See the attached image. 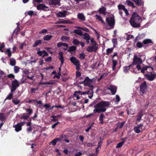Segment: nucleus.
I'll return each instance as SVG.
<instances>
[{
    "instance_id": "7ed1b4c3",
    "label": "nucleus",
    "mask_w": 156,
    "mask_h": 156,
    "mask_svg": "<svg viewBox=\"0 0 156 156\" xmlns=\"http://www.w3.org/2000/svg\"><path fill=\"white\" fill-rule=\"evenodd\" d=\"M141 22V18L138 13L136 12H133L129 21L131 25L134 27H140Z\"/></svg>"
},
{
    "instance_id": "9b49d317",
    "label": "nucleus",
    "mask_w": 156,
    "mask_h": 156,
    "mask_svg": "<svg viewBox=\"0 0 156 156\" xmlns=\"http://www.w3.org/2000/svg\"><path fill=\"white\" fill-rule=\"evenodd\" d=\"M146 83L145 82L144 83H142L140 86V94L143 95L145 91L147 90Z\"/></svg>"
},
{
    "instance_id": "0e129e2a",
    "label": "nucleus",
    "mask_w": 156,
    "mask_h": 156,
    "mask_svg": "<svg viewBox=\"0 0 156 156\" xmlns=\"http://www.w3.org/2000/svg\"><path fill=\"white\" fill-rule=\"evenodd\" d=\"M38 89V87L35 88H32L31 89V92H34L36 90H37Z\"/></svg>"
},
{
    "instance_id": "a878e982",
    "label": "nucleus",
    "mask_w": 156,
    "mask_h": 156,
    "mask_svg": "<svg viewBox=\"0 0 156 156\" xmlns=\"http://www.w3.org/2000/svg\"><path fill=\"white\" fill-rule=\"evenodd\" d=\"M27 14L30 16H31L32 15H36V14L34 13V12L32 10H30L29 11L26 12L25 13V14Z\"/></svg>"
},
{
    "instance_id": "338daca9",
    "label": "nucleus",
    "mask_w": 156,
    "mask_h": 156,
    "mask_svg": "<svg viewBox=\"0 0 156 156\" xmlns=\"http://www.w3.org/2000/svg\"><path fill=\"white\" fill-rule=\"evenodd\" d=\"M59 122H57L55 123L53 125L51 126V128L52 129L54 128L58 124H59Z\"/></svg>"
},
{
    "instance_id": "4d7b16f0",
    "label": "nucleus",
    "mask_w": 156,
    "mask_h": 156,
    "mask_svg": "<svg viewBox=\"0 0 156 156\" xmlns=\"http://www.w3.org/2000/svg\"><path fill=\"white\" fill-rule=\"evenodd\" d=\"M85 55L83 53H81L79 55V58L80 59H83L85 58Z\"/></svg>"
},
{
    "instance_id": "aec40b11",
    "label": "nucleus",
    "mask_w": 156,
    "mask_h": 156,
    "mask_svg": "<svg viewBox=\"0 0 156 156\" xmlns=\"http://www.w3.org/2000/svg\"><path fill=\"white\" fill-rule=\"evenodd\" d=\"M93 88H91L89 90H87V91H88L89 92L87 93V94L88 95V97L90 99L93 96Z\"/></svg>"
},
{
    "instance_id": "393cba45",
    "label": "nucleus",
    "mask_w": 156,
    "mask_h": 156,
    "mask_svg": "<svg viewBox=\"0 0 156 156\" xmlns=\"http://www.w3.org/2000/svg\"><path fill=\"white\" fill-rule=\"evenodd\" d=\"M52 37V36L51 35H47L43 37V39L44 41H49L50 40Z\"/></svg>"
},
{
    "instance_id": "864d4df0",
    "label": "nucleus",
    "mask_w": 156,
    "mask_h": 156,
    "mask_svg": "<svg viewBox=\"0 0 156 156\" xmlns=\"http://www.w3.org/2000/svg\"><path fill=\"white\" fill-rule=\"evenodd\" d=\"M48 85L53 84L56 83V82L55 80H50L47 82Z\"/></svg>"
},
{
    "instance_id": "cd10ccee",
    "label": "nucleus",
    "mask_w": 156,
    "mask_h": 156,
    "mask_svg": "<svg viewBox=\"0 0 156 156\" xmlns=\"http://www.w3.org/2000/svg\"><path fill=\"white\" fill-rule=\"evenodd\" d=\"M73 33L77 34L80 36H82L83 35L82 32L79 30H75L73 31Z\"/></svg>"
},
{
    "instance_id": "f3484780",
    "label": "nucleus",
    "mask_w": 156,
    "mask_h": 156,
    "mask_svg": "<svg viewBox=\"0 0 156 156\" xmlns=\"http://www.w3.org/2000/svg\"><path fill=\"white\" fill-rule=\"evenodd\" d=\"M12 87L17 88L19 87V83L18 81L16 80H12Z\"/></svg>"
},
{
    "instance_id": "ea45409f",
    "label": "nucleus",
    "mask_w": 156,
    "mask_h": 156,
    "mask_svg": "<svg viewBox=\"0 0 156 156\" xmlns=\"http://www.w3.org/2000/svg\"><path fill=\"white\" fill-rule=\"evenodd\" d=\"M112 41L113 44V47H115L117 44V39L116 38L113 39Z\"/></svg>"
},
{
    "instance_id": "7c9ffc66",
    "label": "nucleus",
    "mask_w": 156,
    "mask_h": 156,
    "mask_svg": "<svg viewBox=\"0 0 156 156\" xmlns=\"http://www.w3.org/2000/svg\"><path fill=\"white\" fill-rule=\"evenodd\" d=\"M126 3L128 6H132L133 7H135V6L134 5V4L132 2L129 0L126 1Z\"/></svg>"
},
{
    "instance_id": "37998d69",
    "label": "nucleus",
    "mask_w": 156,
    "mask_h": 156,
    "mask_svg": "<svg viewBox=\"0 0 156 156\" xmlns=\"http://www.w3.org/2000/svg\"><path fill=\"white\" fill-rule=\"evenodd\" d=\"M143 116L142 113L141 112H140L138 115L137 120L140 121L141 120V118Z\"/></svg>"
},
{
    "instance_id": "f8f14e48",
    "label": "nucleus",
    "mask_w": 156,
    "mask_h": 156,
    "mask_svg": "<svg viewBox=\"0 0 156 156\" xmlns=\"http://www.w3.org/2000/svg\"><path fill=\"white\" fill-rule=\"evenodd\" d=\"M107 90H109L111 92L112 94H115L116 91L117 87L115 85H111L108 87Z\"/></svg>"
},
{
    "instance_id": "2f4dec72",
    "label": "nucleus",
    "mask_w": 156,
    "mask_h": 156,
    "mask_svg": "<svg viewBox=\"0 0 156 156\" xmlns=\"http://www.w3.org/2000/svg\"><path fill=\"white\" fill-rule=\"evenodd\" d=\"M12 101L15 105H17L20 103V101L16 98H15L12 100Z\"/></svg>"
},
{
    "instance_id": "473e14b6",
    "label": "nucleus",
    "mask_w": 156,
    "mask_h": 156,
    "mask_svg": "<svg viewBox=\"0 0 156 156\" xmlns=\"http://www.w3.org/2000/svg\"><path fill=\"white\" fill-rule=\"evenodd\" d=\"M61 39L63 41L66 42L69 40V38L67 37L63 36L62 37Z\"/></svg>"
},
{
    "instance_id": "9d476101",
    "label": "nucleus",
    "mask_w": 156,
    "mask_h": 156,
    "mask_svg": "<svg viewBox=\"0 0 156 156\" xmlns=\"http://www.w3.org/2000/svg\"><path fill=\"white\" fill-rule=\"evenodd\" d=\"M98 45L96 42H94L93 45L88 47L87 50L88 52L96 51L98 49Z\"/></svg>"
},
{
    "instance_id": "f257e3e1",
    "label": "nucleus",
    "mask_w": 156,
    "mask_h": 156,
    "mask_svg": "<svg viewBox=\"0 0 156 156\" xmlns=\"http://www.w3.org/2000/svg\"><path fill=\"white\" fill-rule=\"evenodd\" d=\"M145 59V56L144 55L138 56L136 55H134L132 64L135 68L134 70L135 73L140 72L144 73H145V70H152V68L149 66H145L142 64L143 61H144Z\"/></svg>"
},
{
    "instance_id": "c9c22d12",
    "label": "nucleus",
    "mask_w": 156,
    "mask_h": 156,
    "mask_svg": "<svg viewBox=\"0 0 156 156\" xmlns=\"http://www.w3.org/2000/svg\"><path fill=\"white\" fill-rule=\"evenodd\" d=\"M117 62L116 60H112V70H114L115 68V66L117 65Z\"/></svg>"
},
{
    "instance_id": "4468645a",
    "label": "nucleus",
    "mask_w": 156,
    "mask_h": 156,
    "mask_svg": "<svg viewBox=\"0 0 156 156\" xmlns=\"http://www.w3.org/2000/svg\"><path fill=\"white\" fill-rule=\"evenodd\" d=\"M143 126V124H140L138 125L137 126H135L134 128V131L136 133H139L141 130L140 129V127Z\"/></svg>"
},
{
    "instance_id": "09e8293b",
    "label": "nucleus",
    "mask_w": 156,
    "mask_h": 156,
    "mask_svg": "<svg viewBox=\"0 0 156 156\" xmlns=\"http://www.w3.org/2000/svg\"><path fill=\"white\" fill-rule=\"evenodd\" d=\"M58 58H59V59L61 61V66L64 63V57H58Z\"/></svg>"
},
{
    "instance_id": "5fc2aeb1",
    "label": "nucleus",
    "mask_w": 156,
    "mask_h": 156,
    "mask_svg": "<svg viewBox=\"0 0 156 156\" xmlns=\"http://www.w3.org/2000/svg\"><path fill=\"white\" fill-rule=\"evenodd\" d=\"M19 45L20 46L19 48L21 49H23V47L24 46H26V44L25 43H23L19 44Z\"/></svg>"
},
{
    "instance_id": "f704fd0d",
    "label": "nucleus",
    "mask_w": 156,
    "mask_h": 156,
    "mask_svg": "<svg viewBox=\"0 0 156 156\" xmlns=\"http://www.w3.org/2000/svg\"><path fill=\"white\" fill-rule=\"evenodd\" d=\"M113 50V48H108L106 50V54L107 55H109L110 53H112V51Z\"/></svg>"
},
{
    "instance_id": "680f3d73",
    "label": "nucleus",
    "mask_w": 156,
    "mask_h": 156,
    "mask_svg": "<svg viewBox=\"0 0 156 156\" xmlns=\"http://www.w3.org/2000/svg\"><path fill=\"white\" fill-rule=\"evenodd\" d=\"M116 102H118L119 101H120V98H119V97L118 95H116Z\"/></svg>"
},
{
    "instance_id": "ddd939ff",
    "label": "nucleus",
    "mask_w": 156,
    "mask_h": 156,
    "mask_svg": "<svg viewBox=\"0 0 156 156\" xmlns=\"http://www.w3.org/2000/svg\"><path fill=\"white\" fill-rule=\"evenodd\" d=\"M67 12L66 11H64L62 12H59L57 14V17H65L67 15Z\"/></svg>"
},
{
    "instance_id": "412c9836",
    "label": "nucleus",
    "mask_w": 156,
    "mask_h": 156,
    "mask_svg": "<svg viewBox=\"0 0 156 156\" xmlns=\"http://www.w3.org/2000/svg\"><path fill=\"white\" fill-rule=\"evenodd\" d=\"M95 17H96V19L101 21L102 23L104 24H105L104 21L100 16L98 15H95Z\"/></svg>"
},
{
    "instance_id": "39448f33",
    "label": "nucleus",
    "mask_w": 156,
    "mask_h": 156,
    "mask_svg": "<svg viewBox=\"0 0 156 156\" xmlns=\"http://www.w3.org/2000/svg\"><path fill=\"white\" fill-rule=\"evenodd\" d=\"M70 61L74 65L76 66V69L77 70H79L80 69V64L79 60L75 57L72 56L70 58Z\"/></svg>"
},
{
    "instance_id": "dca6fc26",
    "label": "nucleus",
    "mask_w": 156,
    "mask_h": 156,
    "mask_svg": "<svg viewBox=\"0 0 156 156\" xmlns=\"http://www.w3.org/2000/svg\"><path fill=\"white\" fill-rule=\"evenodd\" d=\"M36 7L37 9L38 10H45V9L48 8V7L44 4H39Z\"/></svg>"
},
{
    "instance_id": "6ab92c4d",
    "label": "nucleus",
    "mask_w": 156,
    "mask_h": 156,
    "mask_svg": "<svg viewBox=\"0 0 156 156\" xmlns=\"http://www.w3.org/2000/svg\"><path fill=\"white\" fill-rule=\"evenodd\" d=\"M98 11L100 13H101L104 15L106 14V8L104 7L100 8Z\"/></svg>"
},
{
    "instance_id": "79ce46f5",
    "label": "nucleus",
    "mask_w": 156,
    "mask_h": 156,
    "mask_svg": "<svg viewBox=\"0 0 156 156\" xmlns=\"http://www.w3.org/2000/svg\"><path fill=\"white\" fill-rule=\"evenodd\" d=\"M5 54H7L9 57H10L12 55L10 49H8L6 51H5Z\"/></svg>"
},
{
    "instance_id": "3c124183",
    "label": "nucleus",
    "mask_w": 156,
    "mask_h": 156,
    "mask_svg": "<svg viewBox=\"0 0 156 156\" xmlns=\"http://www.w3.org/2000/svg\"><path fill=\"white\" fill-rule=\"evenodd\" d=\"M136 45L137 47L138 48H141L143 46L141 42H137L136 43Z\"/></svg>"
},
{
    "instance_id": "c03bdc74",
    "label": "nucleus",
    "mask_w": 156,
    "mask_h": 156,
    "mask_svg": "<svg viewBox=\"0 0 156 156\" xmlns=\"http://www.w3.org/2000/svg\"><path fill=\"white\" fill-rule=\"evenodd\" d=\"M5 118V115L3 114L0 113V120L3 121Z\"/></svg>"
},
{
    "instance_id": "de8ad7c7",
    "label": "nucleus",
    "mask_w": 156,
    "mask_h": 156,
    "mask_svg": "<svg viewBox=\"0 0 156 156\" xmlns=\"http://www.w3.org/2000/svg\"><path fill=\"white\" fill-rule=\"evenodd\" d=\"M76 49V47L75 46H71L69 48L68 51H75Z\"/></svg>"
},
{
    "instance_id": "603ef678",
    "label": "nucleus",
    "mask_w": 156,
    "mask_h": 156,
    "mask_svg": "<svg viewBox=\"0 0 156 156\" xmlns=\"http://www.w3.org/2000/svg\"><path fill=\"white\" fill-rule=\"evenodd\" d=\"M73 43L74 44L76 45H78L80 44V42L76 39H74Z\"/></svg>"
},
{
    "instance_id": "a19ab883",
    "label": "nucleus",
    "mask_w": 156,
    "mask_h": 156,
    "mask_svg": "<svg viewBox=\"0 0 156 156\" xmlns=\"http://www.w3.org/2000/svg\"><path fill=\"white\" fill-rule=\"evenodd\" d=\"M30 116L28 115H24L23 114L21 117L20 118L21 119H26L29 118Z\"/></svg>"
},
{
    "instance_id": "4be33fe9",
    "label": "nucleus",
    "mask_w": 156,
    "mask_h": 156,
    "mask_svg": "<svg viewBox=\"0 0 156 156\" xmlns=\"http://www.w3.org/2000/svg\"><path fill=\"white\" fill-rule=\"evenodd\" d=\"M82 36H83V38L86 40H89L90 39V37L89 34L87 33H85L83 34Z\"/></svg>"
},
{
    "instance_id": "bf43d9fd",
    "label": "nucleus",
    "mask_w": 156,
    "mask_h": 156,
    "mask_svg": "<svg viewBox=\"0 0 156 156\" xmlns=\"http://www.w3.org/2000/svg\"><path fill=\"white\" fill-rule=\"evenodd\" d=\"M47 32V30L46 29H43L41 31H39V33L40 34H44Z\"/></svg>"
},
{
    "instance_id": "052dcab7",
    "label": "nucleus",
    "mask_w": 156,
    "mask_h": 156,
    "mask_svg": "<svg viewBox=\"0 0 156 156\" xmlns=\"http://www.w3.org/2000/svg\"><path fill=\"white\" fill-rule=\"evenodd\" d=\"M4 44H1L0 45V51L2 52H3L4 51L2 50V49L4 47Z\"/></svg>"
},
{
    "instance_id": "a18cd8bd",
    "label": "nucleus",
    "mask_w": 156,
    "mask_h": 156,
    "mask_svg": "<svg viewBox=\"0 0 156 156\" xmlns=\"http://www.w3.org/2000/svg\"><path fill=\"white\" fill-rule=\"evenodd\" d=\"M25 110H26L27 112L28 113V115L30 116L33 113V111L31 109H27Z\"/></svg>"
},
{
    "instance_id": "0eeeda50",
    "label": "nucleus",
    "mask_w": 156,
    "mask_h": 156,
    "mask_svg": "<svg viewBox=\"0 0 156 156\" xmlns=\"http://www.w3.org/2000/svg\"><path fill=\"white\" fill-rule=\"evenodd\" d=\"M106 21L109 26V28L108 29L112 28L115 25V20L113 17H110L106 19Z\"/></svg>"
},
{
    "instance_id": "c85d7f7f",
    "label": "nucleus",
    "mask_w": 156,
    "mask_h": 156,
    "mask_svg": "<svg viewBox=\"0 0 156 156\" xmlns=\"http://www.w3.org/2000/svg\"><path fill=\"white\" fill-rule=\"evenodd\" d=\"M57 23H64V24H70L72 22L69 20H65L62 21H59L57 22Z\"/></svg>"
},
{
    "instance_id": "6e6552de",
    "label": "nucleus",
    "mask_w": 156,
    "mask_h": 156,
    "mask_svg": "<svg viewBox=\"0 0 156 156\" xmlns=\"http://www.w3.org/2000/svg\"><path fill=\"white\" fill-rule=\"evenodd\" d=\"M26 123L25 121L23 122L14 125L13 127L15 128V130L16 132H18L22 129V127Z\"/></svg>"
},
{
    "instance_id": "e2e57ef3",
    "label": "nucleus",
    "mask_w": 156,
    "mask_h": 156,
    "mask_svg": "<svg viewBox=\"0 0 156 156\" xmlns=\"http://www.w3.org/2000/svg\"><path fill=\"white\" fill-rule=\"evenodd\" d=\"M73 95L74 97H76V98L77 100H79L80 99V97L78 96V95L75 92L73 94Z\"/></svg>"
},
{
    "instance_id": "5701e85b",
    "label": "nucleus",
    "mask_w": 156,
    "mask_h": 156,
    "mask_svg": "<svg viewBox=\"0 0 156 156\" xmlns=\"http://www.w3.org/2000/svg\"><path fill=\"white\" fill-rule=\"evenodd\" d=\"M41 41L40 40H36L34 44L33 45V47H35L38 45L39 44H41Z\"/></svg>"
},
{
    "instance_id": "774afa93",
    "label": "nucleus",
    "mask_w": 156,
    "mask_h": 156,
    "mask_svg": "<svg viewBox=\"0 0 156 156\" xmlns=\"http://www.w3.org/2000/svg\"><path fill=\"white\" fill-rule=\"evenodd\" d=\"M82 154V153L81 152L79 151L75 154V156H81Z\"/></svg>"
},
{
    "instance_id": "b1692460",
    "label": "nucleus",
    "mask_w": 156,
    "mask_h": 156,
    "mask_svg": "<svg viewBox=\"0 0 156 156\" xmlns=\"http://www.w3.org/2000/svg\"><path fill=\"white\" fill-rule=\"evenodd\" d=\"M61 0H51V3L52 4L56 5H60V2Z\"/></svg>"
},
{
    "instance_id": "72a5a7b5",
    "label": "nucleus",
    "mask_w": 156,
    "mask_h": 156,
    "mask_svg": "<svg viewBox=\"0 0 156 156\" xmlns=\"http://www.w3.org/2000/svg\"><path fill=\"white\" fill-rule=\"evenodd\" d=\"M143 42L144 44H147L149 43H152V41L151 39H146L143 41Z\"/></svg>"
},
{
    "instance_id": "69168bd1",
    "label": "nucleus",
    "mask_w": 156,
    "mask_h": 156,
    "mask_svg": "<svg viewBox=\"0 0 156 156\" xmlns=\"http://www.w3.org/2000/svg\"><path fill=\"white\" fill-rule=\"evenodd\" d=\"M81 74L80 73L79 71H77L76 73V77H78L80 76Z\"/></svg>"
},
{
    "instance_id": "f03ea898",
    "label": "nucleus",
    "mask_w": 156,
    "mask_h": 156,
    "mask_svg": "<svg viewBox=\"0 0 156 156\" xmlns=\"http://www.w3.org/2000/svg\"><path fill=\"white\" fill-rule=\"evenodd\" d=\"M110 105L108 101H101L95 105L94 107L95 108L94 110V113L104 112L106 110V108L108 107Z\"/></svg>"
},
{
    "instance_id": "e433bc0d",
    "label": "nucleus",
    "mask_w": 156,
    "mask_h": 156,
    "mask_svg": "<svg viewBox=\"0 0 156 156\" xmlns=\"http://www.w3.org/2000/svg\"><path fill=\"white\" fill-rule=\"evenodd\" d=\"M134 1L137 5L138 6L141 5L142 3V1L141 0H132Z\"/></svg>"
},
{
    "instance_id": "c756f323",
    "label": "nucleus",
    "mask_w": 156,
    "mask_h": 156,
    "mask_svg": "<svg viewBox=\"0 0 156 156\" xmlns=\"http://www.w3.org/2000/svg\"><path fill=\"white\" fill-rule=\"evenodd\" d=\"M16 64V60L13 58L10 59V64L12 66H14Z\"/></svg>"
},
{
    "instance_id": "8fccbe9b",
    "label": "nucleus",
    "mask_w": 156,
    "mask_h": 156,
    "mask_svg": "<svg viewBox=\"0 0 156 156\" xmlns=\"http://www.w3.org/2000/svg\"><path fill=\"white\" fill-rule=\"evenodd\" d=\"M13 96V93H11L7 97L6 99L11 100Z\"/></svg>"
},
{
    "instance_id": "a211bd4d",
    "label": "nucleus",
    "mask_w": 156,
    "mask_h": 156,
    "mask_svg": "<svg viewBox=\"0 0 156 156\" xmlns=\"http://www.w3.org/2000/svg\"><path fill=\"white\" fill-rule=\"evenodd\" d=\"M78 18L82 21L85 20V17L83 13H79L77 14Z\"/></svg>"
},
{
    "instance_id": "49530a36",
    "label": "nucleus",
    "mask_w": 156,
    "mask_h": 156,
    "mask_svg": "<svg viewBox=\"0 0 156 156\" xmlns=\"http://www.w3.org/2000/svg\"><path fill=\"white\" fill-rule=\"evenodd\" d=\"M104 117V116L103 114H101L99 117V120L102 124L103 123V119Z\"/></svg>"
},
{
    "instance_id": "13d9d810",
    "label": "nucleus",
    "mask_w": 156,
    "mask_h": 156,
    "mask_svg": "<svg viewBox=\"0 0 156 156\" xmlns=\"http://www.w3.org/2000/svg\"><path fill=\"white\" fill-rule=\"evenodd\" d=\"M133 37V35L131 34H128L127 35L126 39L127 40H129L130 39L132 38Z\"/></svg>"
},
{
    "instance_id": "bb28decb",
    "label": "nucleus",
    "mask_w": 156,
    "mask_h": 156,
    "mask_svg": "<svg viewBox=\"0 0 156 156\" xmlns=\"http://www.w3.org/2000/svg\"><path fill=\"white\" fill-rule=\"evenodd\" d=\"M62 45L65 47H68V44L62 42H59L57 44V46L58 47H60Z\"/></svg>"
},
{
    "instance_id": "2eb2a0df",
    "label": "nucleus",
    "mask_w": 156,
    "mask_h": 156,
    "mask_svg": "<svg viewBox=\"0 0 156 156\" xmlns=\"http://www.w3.org/2000/svg\"><path fill=\"white\" fill-rule=\"evenodd\" d=\"M37 54L40 56L44 57L48 55V54L44 50L39 51L37 52Z\"/></svg>"
},
{
    "instance_id": "1a4fd4ad",
    "label": "nucleus",
    "mask_w": 156,
    "mask_h": 156,
    "mask_svg": "<svg viewBox=\"0 0 156 156\" xmlns=\"http://www.w3.org/2000/svg\"><path fill=\"white\" fill-rule=\"evenodd\" d=\"M92 83V80L90 79L88 77H86L83 82L85 86H87L91 88H94Z\"/></svg>"
},
{
    "instance_id": "423d86ee",
    "label": "nucleus",
    "mask_w": 156,
    "mask_h": 156,
    "mask_svg": "<svg viewBox=\"0 0 156 156\" xmlns=\"http://www.w3.org/2000/svg\"><path fill=\"white\" fill-rule=\"evenodd\" d=\"M133 65L131 64L129 65L128 66H124L123 68V71L125 73H128L129 71L135 73L134 71L135 68L134 67Z\"/></svg>"
},
{
    "instance_id": "58836bf2",
    "label": "nucleus",
    "mask_w": 156,
    "mask_h": 156,
    "mask_svg": "<svg viewBox=\"0 0 156 156\" xmlns=\"http://www.w3.org/2000/svg\"><path fill=\"white\" fill-rule=\"evenodd\" d=\"M20 68L16 66H14V72L15 73H17L19 71Z\"/></svg>"
},
{
    "instance_id": "4c0bfd02",
    "label": "nucleus",
    "mask_w": 156,
    "mask_h": 156,
    "mask_svg": "<svg viewBox=\"0 0 156 156\" xmlns=\"http://www.w3.org/2000/svg\"><path fill=\"white\" fill-rule=\"evenodd\" d=\"M118 7L119 11H120L121 10H124V9H125V6L122 5H118Z\"/></svg>"
},
{
    "instance_id": "20e7f679",
    "label": "nucleus",
    "mask_w": 156,
    "mask_h": 156,
    "mask_svg": "<svg viewBox=\"0 0 156 156\" xmlns=\"http://www.w3.org/2000/svg\"><path fill=\"white\" fill-rule=\"evenodd\" d=\"M153 70L152 69V71H149V70H145L148 73L145 75V76L147 79L150 81H152L155 78V77L156 76V73L152 72Z\"/></svg>"
},
{
    "instance_id": "6e6d98bb",
    "label": "nucleus",
    "mask_w": 156,
    "mask_h": 156,
    "mask_svg": "<svg viewBox=\"0 0 156 156\" xmlns=\"http://www.w3.org/2000/svg\"><path fill=\"white\" fill-rule=\"evenodd\" d=\"M123 143H124L123 141L119 143H118L117 144V145L116 146V148H119V147H122V146Z\"/></svg>"
}]
</instances>
